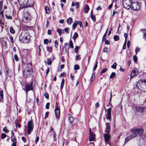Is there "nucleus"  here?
Masks as SVG:
<instances>
[{
  "label": "nucleus",
  "mask_w": 146,
  "mask_h": 146,
  "mask_svg": "<svg viewBox=\"0 0 146 146\" xmlns=\"http://www.w3.org/2000/svg\"><path fill=\"white\" fill-rule=\"evenodd\" d=\"M116 75V74L115 73L112 72L111 74L110 78L112 79H114L115 76Z\"/></svg>",
  "instance_id": "cd10ccee"
},
{
  "label": "nucleus",
  "mask_w": 146,
  "mask_h": 146,
  "mask_svg": "<svg viewBox=\"0 0 146 146\" xmlns=\"http://www.w3.org/2000/svg\"><path fill=\"white\" fill-rule=\"evenodd\" d=\"M3 131L6 133H7L9 132V131L7 129L6 127H5L3 128Z\"/></svg>",
  "instance_id": "a19ab883"
},
{
  "label": "nucleus",
  "mask_w": 146,
  "mask_h": 146,
  "mask_svg": "<svg viewBox=\"0 0 146 146\" xmlns=\"http://www.w3.org/2000/svg\"><path fill=\"white\" fill-rule=\"evenodd\" d=\"M117 63L116 62H115L111 66V68H113V69H116V66H117Z\"/></svg>",
  "instance_id": "e433bc0d"
},
{
  "label": "nucleus",
  "mask_w": 146,
  "mask_h": 146,
  "mask_svg": "<svg viewBox=\"0 0 146 146\" xmlns=\"http://www.w3.org/2000/svg\"><path fill=\"white\" fill-rule=\"evenodd\" d=\"M79 47L78 46H76L74 49V51L75 52H77L78 51Z\"/></svg>",
  "instance_id": "49530a36"
},
{
  "label": "nucleus",
  "mask_w": 146,
  "mask_h": 146,
  "mask_svg": "<svg viewBox=\"0 0 146 146\" xmlns=\"http://www.w3.org/2000/svg\"><path fill=\"white\" fill-rule=\"evenodd\" d=\"M77 23L78 24H79V25L80 27H83L81 21H78Z\"/></svg>",
  "instance_id": "8fccbe9b"
},
{
  "label": "nucleus",
  "mask_w": 146,
  "mask_h": 146,
  "mask_svg": "<svg viewBox=\"0 0 146 146\" xmlns=\"http://www.w3.org/2000/svg\"><path fill=\"white\" fill-rule=\"evenodd\" d=\"M97 63H98V62H96V64L95 65L94 67V68H93V71H94L96 69V68L97 67Z\"/></svg>",
  "instance_id": "13d9d810"
},
{
  "label": "nucleus",
  "mask_w": 146,
  "mask_h": 146,
  "mask_svg": "<svg viewBox=\"0 0 146 146\" xmlns=\"http://www.w3.org/2000/svg\"><path fill=\"white\" fill-rule=\"evenodd\" d=\"M44 95L46 99H48V98H49L48 95L47 93H45V94H44Z\"/></svg>",
  "instance_id": "e2e57ef3"
},
{
  "label": "nucleus",
  "mask_w": 146,
  "mask_h": 146,
  "mask_svg": "<svg viewBox=\"0 0 146 146\" xmlns=\"http://www.w3.org/2000/svg\"><path fill=\"white\" fill-rule=\"evenodd\" d=\"M60 109H55V113L56 117H58L60 116Z\"/></svg>",
  "instance_id": "aec40b11"
},
{
  "label": "nucleus",
  "mask_w": 146,
  "mask_h": 146,
  "mask_svg": "<svg viewBox=\"0 0 146 146\" xmlns=\"http://www.w3.org/2000/svg\"><path fill=\"white\" fill-rule=\"evenodd\" d=\"M28 134L30 135L34 127V124L32 120L29 121L27 123Z\"/></svg>",
  "instance_id": "39448f33"
},
{
  "label": "nucleus",
  "mask_w": 146,
  "mask_h": 146,
  "mask_svg": "<svg viewBox=\"0 0 146 146\" xmlns=\"http://www.w3.org/2000/svg\"><path fill=\"white\" fill-rule=\"evenodd\" d=\"M106 128L105 130V131L106 133H109L110 130V126L107 123H106Z\"/></svg>",
  "instance_id": "a211bd4d"
},
{
  "label": "nucleus",
  "mask_w": 146,
  "mask_h": 146,
  "mask_svg": "<svg viewBox=\"0 0 146 146\" xmlns=\"http://www.w3.org/2000/svg\"><path fill=\"white\" fill-rule=\"evenodd\" d=\"M76 59L77 60H80V55H77L76 56Z\"/></svg>",
  "instance_id": "603ef678"
},
{
  "label": "nucleus",
  "mask_w": 146,
  "mask_h": 146,
  "mask_svg": "<svg viewBox=\"0 0 146 146\" xmlns=\"http://www.w3.org/2000/svg\"><path fill=\"white\" fill-rule=\"evenodd\" d=\"M5 16L6 18L8 19H12V17L11 16L6 15Z\"/></svg>",
  "instance_id": "052dcab7"
},
{
  "label": "nucleus",
  "mask_w": 146,
  "mask_h": 146,
  "mask_svg": "<svg viewBox=\"0 0 146 146\" xmlns=\"http://www.w3.org/2000/svg\"><path fill=\"white\" fill-rule=\"evenodd\" d=\"M95 135L93 132L91 131V129H90V137L89 140L90 141H94L95 140Z\"/></svg>",
  "instance_id": "f8f14e48"
},
{
  "label": "nucleus",
  "mask_w": 146,
  "mask_h": 146,
  "mask_svg": "<svg viewBox=\"0 0 146 146\" xmlns=\"http://www.w3.org/2000/svg\"><path fill=\"white\" fill-rule=\"evenodd\" d=\"M70 46L71 48H73V45L72 43V40H70Z\"/></svg>",
  "instance_id": "ea45409f"
},
{
  "label": "nucleus",
  "mask_w": 146,
  "mask_h": 146,
  "mask_svg": "<svg viewBox=\"0 0 146 146\" xmlns=\"http://www.w3.org/2000/svg\"><path fill=\"white\" fill-rule=\"evenodd\" d=\"M141 3L138 1L131 2V6L132 7L133 9L135 10H137L139 9Z\"/></svg>",
  "instance_id": "0eeeda50"
},
{
  "label": "nucleus",
  "mask_w": 146,
  "mask_h": 146,
  "mask_svg": "<svg viewBox=\"0 0 146 146\" xmlns=\"http://www.w3.org/2000/svg\"><path fill=\"white\" fill-rule=\"evenodd\" d=\"M33 88V83L31 82L29 84H26L25 88H23V89L26 91L27 93L29 91L32 90Z\"/></svg>",
  "instance_id": "1a4fd4ad"
},
{
  "label": "nucleus",
  "mask_w": 146,
  "mask_h": 146,
  "mask_svg": "<svg viewBox=\"0 0 146 146\" xmlns=\"http://www.w3.org/2000/svg\"><path fill=\"white\" fill-rule=\"evenodd\" d=\"M33 70L32 66L31 64L27 65L25 68L23 72V75L24 77L26 78L31 76L32 74Z\"/></svg>",
  "instance_id": "7ed1b4c3"
},
{
  "label": "nucleus",
  "mask_w": 146,
  "mask_h": 146,
  "mask_svg": "<svg viewBox=\"0 0 146 146\" xmlns=\"http://www.w3.org/2000/svg\"><path fill=\"white\" fill-rule=\"evenodd\" d=\"M111 109L110 108L108 109L107 113V118L108 119H111Z\"/></svg>",
  "instance_id": "4468645a"
},
{
  "label": "nucleus",
  "mask_w": 146,
  "mask_h": 146,
  "mask_svg": "<svg viewBox=\"0 0 146 146\" xmlns=\"http://www.w3.org/2000/svg\"><path fill=\"white\" fill-rule=\"evenodd\" d=\"M140 49L138 47H137L135 50V52L136 54H137V52L139 51Z\"/></svg>",
  "instance_id": "6e6d98bb"
},
{
  "label": "nucleus",
  "mask_w": 146,
  "mask_h": 146,
  "mask_svg": "<svg viewBox=\"0 0 146 146\" xmlns=\"http://www.w3.org/2000/svg\"><path fill=\"white\" fill-rule=\"evenodd\" d=\"M7 44L6 41L3 40L2 41V45L3 46H5Z\"/></svg>",
  "instance_id": "58836bf2"
},
{
  "label": "nucleus",
  "mask_w": 146,
  "mask_h": 146,
  "mask_svg": "<svg viewBox=\"0 0 146 146\" xmlns=\"http://www.w3.org/2000/svg\"><path fill=\"white\" fill-rule=\"evenodd\" d=\"M46 13L47 14L49 13V8L47 6H46L45 8Z\"/></svg>",
  "instance_id": "2f4dec72"
},
{
  "label": "nucleus",
  "mask_w": 146,
  "mask_h": 146,
  "mask_svg": "<svg viewBox=\"0 0 146 146\" xmlns=\"http://www.w3.org/2000/svg\"><path fill=\"white\" fill-rule=\"evenodd\" d=\"M131 131L133 133L125 138V143L127 142L131 139L136 137L137 135L139 136H141L143 134V131L142 129L141 128L135 129L132 130Z\"/></svg>",
  "instance_id": "f257e3e1"
},
{
  "label": "nucleus",
  "mask_w": 146,
  "mask_h": 146,
  "mask_svg": "<svg viewBox=\"0 0 146 146\" xmlns=\"http://www.w3.org/2000/svg\"><path fill=\"white\" fill-rule=\"evenodd\" d=\"M132 0H123V3L124 7L129 9L131 7Z\"/></svg>",
  "instance_id": "6e6552de"
},
{
  "label": "nucleus",
  "mask_w": 146,
  "mask_h": 146,
  "mask_svg": "<svg viewBox=\"0 0 146 146\" xmlns=\"http://www.w3.org/2000/svg\"><path fill=\"white\" fill-rule=\"evenodd\" d=\"M49 42V40L48 39H45L44 40V44H47Z\"/></svg>",
  "instance_id": "de8ad7c7"
},
{
  "label": "nucleus",
  "mask_w": 146,
  "mask_h": 146,
  "mask_svg": "<svg viewBox=\"0 0 146 146\" xmlns=\"http://www.w3.org/2000/svg\"><path fill=\"white\" fill-rule=\"evenodd\" d=\"M50 103H47L46 106V108L47 109H48L49 108V105Z\"/></svg>",
  "instance_id": "774afa93"
},
{
  "label": "nucleus",
  "mask_w": 146,
  "mask_h": 146,
  "mask_svg": "<svg viewBox=\"0 0 146 146\" xmlns=\"http://www.w3.org/2000/svg\"><path fill=\"white\" fill-rule=\"evenodd\" d=\"M95 75L94 74H92V76H91V79H90L91 82L93 81L94 80L95 78Z\"/></svg>",
  "instance_id": "72a5a7b5"
},
{
  "label": "nucleus",
  "mask_w": 146,
  "mask_h": 146,
  "mask_svg": "<svg viewBox=\"0 0 146 146\" xmlns=\"http://www.w3.org/2000/svg\"><path fill=\"white\" fill-rule=\"evenodd\" d=\"M14 58H15V60L16 61H17L18 60L19 58H18V57H17V55L15 54L14 55Z\"/></svg>",
  "instance_id": "680f3d73"
},
{
  "label": "nucleus",
  "mask_w": 146,
  "mask_h": 146,
  "mask_svg": "<svg viewBox=\"0 0 146 146\" xmlns=\"http://www.w3.org/2000/svg\"><path fill=\"white\" fill-rule=\"evenodd\" d=\"M47 63L48 65H50L51 63V61L49 59H47Z\"/></svg>",
  "instance_id": "5fc2aeb1"
},
{
  "label": "nucleus",
  "mask_w": 146,
  "mask_h": 146,
  "mask_svg": "<svg viewBox=\"0 0 146 146\" xmlns=\"http://www.w3.org/2000/svg\"><path fill=\"white\" fill-rule=\"evenodd\" d=\"M136 86L139 89L144 92H146V80H139Z\"/></svg>",
  "instance_id": "20e7f679"
},
{
  "label": "nucleus",
  "mask_w": 146,
  "mask_h": 146,
  "mask_svg": "<svg viewBox=\"0 0 146 146\" xmlns=\"http://www.w3.org/2000/svg\"><path fill=\"white\" fill-rule=\"evenodd\" d=\"M133 60L136 62H137V58L135 55H134L133 57Z\"/></svg>",
  "instance_id": "09e8293b"
},
{
  "label": "nucleus",
  "mask_w": 146,
  "mask_h": 146,
  "mask_svg": "<svg viewBox=\"0 0 146 146\" xmlns=\"http://www.w3.org/2000/svg\"><path fill=\"white\" fill-rule=\"evenodd\" d=\"M6 136V135L5 134L3 133L1 135V137L2 139H4L5 138Z\"/></svg>",
  "instance_id": "a18cd8bd"
},
{
  "label": "nucleus",
  "mask_w": 146,
  "mask_h": 146,
  "mask_svg": "<svg viewBox=\"0 0 146 146\" xmlns=\"http://www.w3.org/2000/svg\"><path fill=\"white\" fill-rule=\"evenodd\" d=\"M68 30L69 28H66L64 29V30L66 33L68 34L69 33Z\"/></svg>",
  "instance_id": "3c124183"
},
{
  "label": "nucleus",
  "mask_w": 146,
  "mask_h": 146,
  "mask_svg": "<svg viewBox=\"0 0 146 146\" xmlns=\"http://www.w3.org/2000/svg\"><path fill=\"white\" fill-rule=\"evenodd\" d=\"M10 32L12 34H14L15 33L14 30L11 27L10 28Z\"/></svg>",
  "instance_id": "c9c22d12"
},
{
  "label": "nucleus",
  "mask_w": 146,
  "mask_h": 146,
  "mask_svg": "<svg viewBox=\"0 0 146 146\" xmlns=\"http://www.w3.org/2000/svg\"><path fill=\"white\" fill-rule=\"evenodd\" d=\"M108 49L106 47H105L104 48L103 50V52H108Z\"/></svg>",
  "instance_id": "338daca9"
},
{
  "label": "nucleus",
  "mask_w": 146,
  "mask_h": 146,
  "mask_svg": "<svg viewBox=\"0 0 146 146\" xmlns=\"http://www.w3.org/2000/svg\"><path fill=\"white\" fill-rule=\"evenodd\" d=\"M58 46V42L57 40H55V46L57 48Z\"/></svg>",
  "instance_id": "bf43d9fd"
},
{
  "label": "nucleus",
  "mask_w": 146,
  "mask_h": 146,
  "mask_svg": "<svg viewBox=\"0 0 146 146\" xmlns=\"http://www.w3.org/2000/svg\"><path fill=\"white\" fill-rule=\"evenodd\" d=\"M52 47L51 46H47L46 47L47 50L50 52H51L52 51Z\"/></svg>",
  "instance_id": "bb28decb"
},
{
  "label": "nucleus",
  "mask_w": 146,
  "mask_h": 146,
  "mask_svg": "<svg viewBox=\"0 0 146 146\" xmlns=\"http://www.w3.org/2000/svg\"><path fill=\"white\" fill-rule=\"evenodd\" d=\"M143 38L146 40V29L143 30Z\"/></svg>",
  "instance_id": "c85d7f7f"
},
{
  "label": "nucleus",
  "mask_w": 146,
  "mask_h": 146,
  "mask_svg": "<svg viewBox=\"0 0 146 146\" xmlns=\"http://www.w3.org/2000/svg\"><path fill=\"white\" fill-rule=\"evenodd\" d=\"M11 141L13 142H17V140L15 137L13 131H11Z\"/></svg>",
  "instance_id": "2eb2a0df"
},
{
  "label": "nucleus",
  "mask_w": 146,
  "mask_h": 146,
  "mask_svg": "<svg viewBox=\"0 0 146 146\" xmlns=\"http://www.w3.org/2000/svg\"><path fill=\"white\" fill-rule=\"evenodd\" d=\"M90 17L93 21L95 22L96 21V19L95 16L93 15L92 11L91 12Z\"/></svg>",
  "instance_id": "4be33fe9"
},
{
  "label": "nucleus",
  "mask_w": 146,
  "mask_h": 146,
  "mask_svg": "<svg viewBox=\"0 0 146 146\" xmlns=\"http://www.w3.org/2000/svg\"><path fill=\"white\" fill-rule=\"evenodd\" d=\"M30 38L29 33L27 30L22 31L19 36V39L22 42L27 43Z\"/></svg>",
  "instance_id": "f03ea898"
},
{
  "label": "nucleus",
  "mask_w": 146,
  "mask_h": 146,
  "mask_svg": "<svg viewBox=\"0 0 146 146\" xmlns=\"http://www.w3.org/2000/svg\"><path fill=\"white\" fill-rule=\"evenodd\" d=\"M107 68H105L103 69L102 71H101L100 74L101 75L102 74L104 73V72H106L107 71Z\"/></svg>",
  "instance_id": "f704fd0d"
},
{
  "label": "nucleus",
  "mask_w": 146,
  "mask_h": 146,
  "mask_svg": "<svg viewBox=\"0 0 146 146\" xmlns=\"http://www.w3.org/2000/svg\"><path fill=\"white\" fill-rule=\"evenodd\" d=\"M78 35L76 32H75L73 36V39L74 40H75L76 38L78 37Z\"/></svg>",
  "instance_id": "a878e982"
},
{
  "label": "nucleus",
  "mask_w": 146,
  "mask_h": 146,
  "mask_svg": "<svg viewBox=\"0 0 146 146\" xmlns=\"http://www.w3.org/2000/svg\"><path fill=\"white\" fill-rule=\"evenodd\" d=\"M78 21H76L72 25V28L73 29H76L77 27V25L78 24Z\"/></svg>",
  "instance_id": "393cba45"
},
{
  "label": "nucleus",
  "mask_w": 146,
  "mask_h": 146,
  "mask_svg": "<svg viewBox=\"0 0 146 146\" xmlns=\"http://www.w3.org/2000/svg\"><path fill=\"white\" fill-rule=\"evenodd\" d=\"M64 31L63 30L58 29L57 30V32L60 35Z\"/></svg>",
  "instance_id": "473e14b6"
},
{
  "label": "nucleus",
  "mask_w": 146,
  "mask_h": 146,
  "mask_svg": "<svg viewBox=\"0 0 146 146\" xmlns=\"http://www.w3.org/2000/svg\"><path fill=\"white\" fill-rule=\"evenodd\" d=\"M18 120L17 119H16L15 121V123L16 124V127H17V126L18 125V127H20V124H18Z\"/></svg>",
  "instance_id": "79ce46f5"
},
{
  "label": "nucleus",
  "mask_w": 146,
  "mask_h": 146,
  "mask_svg": "<svg viewBox=\"0 0 146 146\" xmlns=\"http://www.w3.org/2000/svg\"><path fill=\"white\" fill-rule=\"evenodd\" d=\"M127 41H125V42L123 44V49H125L126 47V44Z\"/></svg>",
  "instance_id": "864d4df0"
},
{
  "label": "nucleus",
  "mask_w": 146,
  "mask_h": 146,
  "mask_svg": "<svg viewBox=\"0 0 146 146\" xmlns=\"http://www.w3.org/2000/svg\"><path fill=\"white\" fill-rule=\"evenodd\" d=\"M42 46L40 45H39L38 46V48L39 49V53H38V55H40V53L41 52V49L42 48Z\"/></svg>",
  "instance_id": "37998d69"
},
{
  "label": "nucleus",
  "mask_w": 146,
  "mask_h": 146,
  "mask_svg": "<svg viewBox=\"0 0 146 146\" xmlns=\"http://www.w3.org/2000/svg\"><path fill=\"white\" fill-rule=\"evenodd\" d=\"M53 140L54 141H56V134L53 131Z\"/></svg>",
  "instance_id": "4c0bfd02"
},
{
  "label": "nucleus",
  "mask_w": 146,
  "mask_h": 146,
  "mask_svg": "<svg viewBox=\"0 0 146 146\" xmlns=\"http://www.w3.org/2000/svg\"><path fill=\"white\" fill-rule=\"evenodd\" d=\"M89 9V8L88 5L86 4L85 5V8H84V12L86 13H87Z\"/></svg>",
  "instance_id": "412c9836"
},
{
  "label": "nucleus",
  "mask_w": 146,
  "mask_h": 146,
  "mask_svg": "<svg viewBox=\"0 0 146 146\" xmlns=\"http://www.w3.org/2000/svg\"><path fill=\"white\" fill-rule=\"evenodd\" d=\"M79 69L78 65H75L74 66V69L75 70H78Z\"/></svg>",
  "instance_id": "c03bdc74"
},
{
  "label": "nucleus",
  "mask_w": 146,
  "mask_h": 146,
  "mask_svg": "<svg viewBox=\"0 0 146 146\" xmlns=\"http://www.w3.org/2000/svg\"><path fill=\"white\" fill-rule=\"evenodd\" d=\"M124 36L125 37V41H127V33H125L124 34Z\"/></svg>",
  "instance_id": "0e129e2a"
},
{
  "label": "nucleus",
  "mask_w": 146,
  "mask_h": 146,
  "mask_svg": "<svg viewBox=\"0 0 146 146\" xmlns=\"http://www.w3.org/2000/svg\"><path fill=\"white\" fill-rule=\"evenodd\" d=\"M48 114L49 112H46L44 116V118L45 119H46L48 117Z\"/></svg>",
  "instance_id": "4d7b16f0"
},
{
  "label": "nucleus",
  "mask_w": 146,
  "mask_h": 146,
  "mask_svg": "<svg viewBox=\"0 0 146 146\" xmlns=\"http://www.w3.org/2000/svg\"><path fill=\"white\" fill-rule=\"evenodd\" d=\"M19 4L21 5H25L27 3L28 0H18Z\"/></svg>",
  "instance_id": "f3484780"
},
{
  "label": "nucleus",
  "mask_w": 146,
  "mask_h": 146,
  "mask_svg": "<svg viewBox=\"0 0 146 146\" xmlns=\"http://www.w3.org/2000/svg\"><path fill=\"white\" fill-rule=\"evenodd\" d=\"M2 0H0V15H1L2 17H4L3 11H1L2 7Z\"/></svg>",
  "instance_id": "dca6fc26"
},
{
  "label": "nucleus",
  "mask_w": 146,
  "mask_h": 146,
  "mask_svg": "<svg viewBox=\"0 0 146 146\" xmlns=\"http://www.w3.org/2000/svg\"><path fill=\"white\" fill-rule=\"evenodd\" d=\"M104 41H105V43L106 44H109V42L108 40H107L106 39H104Z\"/></svg>",
  "instance_id": "69168bd1"
},
{
  "label": "nucleus",
  "mask_w": 146,
  "mask_h": 146,
  "mask_svg": "<svg viewBox=\"0 0 146 146\" xmlns=\"http://www.w3.org/2000/svg\"><path fill=\"white\" fill-rule=\"evenodd\" d=\"M64 78L62 79V80L61 82V83L60 88L61 89H62L64 86Z\"/></svg>",
  "instance_id": "5701e85b"
},
{
  "label": "nucleus",
  "mask_w": 146,
  "mask_h": 146,
  "mask_svg": "<svg viewBox=\"0 0 146 146\" xmlns=\"http://www.w3.org/2000/svg\"><path fill=\"white\" fill-rule=\"evenodd\" d=\"M104 135L106 143H108L110 137L109 133H104Z\"/></svg>",
  "instance_id": "9b49d317"
},
{
  "label": "nucleus",
  "mask_w": 146,
  "mask_h": 146,
  "mask_svg": "<svg viewBox=\"0 0 146 146\" xmlns=\"http://www.w3.org/2000/svg\"><path fill=\"white\" fill-rule=\"evenodd\" d=\"M72 18H68L67 20V23L68 24H71L72 21Z\"/></svg>",
  "instance_id": "b1692460"
},
{
  "label": "nucleus",
  "mask_w": 146,
  "mask_h": 146,
  "mask_svg": "<svg viewBox=\"0 0 146 146\" xmlns=\"http://www.w3.org/2000/svg\"><path fill=\"white\" fill-rule=\"evenodd\" d=\"M0 96L1 97V100H3V90H1L0 91Z\"/></svg>",
  "instance_id": "c756f323"
},
{
  "label": "nucleus",
  "mask_w": 146,
  "mask_h": 146,
  "mask_svg": "<svg viewBox=\"0 0 146 146\" xmlns=\"http://www.w3.org/2000/svg\"><path fill=\"white\" fill-rule=\"evenodd\" d=\"M135 108L137 111L139 112L142 113L144 111V108L141 106L136 107Z\"/></svg>",
  "instance_id": "ddd939ff"
},
{
  "label": "nucleus",
  "mask_w": 146,
  "mask_h": 146,
  "mask_svg": "<svg viewBox=\"0 0 146 146\" xmlns=\"http://www.w3.org/2000/svg\"><path fill=\"white\" fill-rule=\"evenodd\" d=\"M22 20L23 22H26L30 21L31 19V15L28 12H25L23 15Z\"/></svg>",
  "instance_id": "423d86ee"
},
{
  "label": "nucleus",
  "mask_w": 146,
  "mask_h": 146,
  "mask_svg": "<svg viewBox=\"0 0 146 146\" xmlns=\"http://www.w3.org/2000/svg\"><path fill=\"white\" fill-rule=\"evenodd\" d=\"M139 73L138 70L136 68H135L131 71L130 74V79H132L134 77L138 75Z\"/></svg>",
  "instance_id": "9d476101"
},
{
  "label": "nucleus",
  "mask_w": 146,
  "mask_h": 146,
  "mask_svg": "<svg viewBox=\"0 0 146 146\" xmlns=\"http://www.w3.org/2000/svg\"><path fill=\"white\" fill-rule=\"evenodd\" d=\"M68 121L69 122L72 123L74 121V118L70 114H69L68 115Z\"/></svg>",
  "instance_id": "6ab92c4d"
},
{
  "label": "nucleus",
  "mask_w": 146,
  "mask_h": 146,
  "mask_svg": "<svg viewBox=\"0 0 146 146\" xmlns=\"http://www.w3.org/2000/svg\"><path fill=\"white\" fill-rule=\"evenodd\" d=\"M113 39L115 41H117L119 40V37L118 35H115L113 36Z\"/></svg>",
  "instance_id": "7c9ffc66"
}]
</instances>
